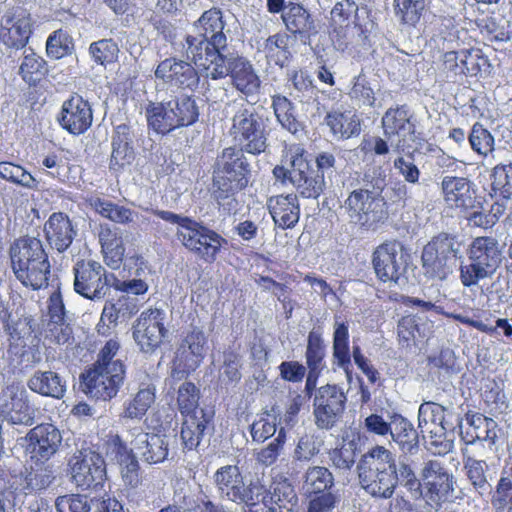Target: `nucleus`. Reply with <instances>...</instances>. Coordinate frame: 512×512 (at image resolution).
Returning a JSON list of instances; mask_svg holds the SVG:
<instances>
[{"mask_svg": "<svg viewBox=\"0 0 512 512\" xmlns=\"http://www.w3.org/2000/svg\"><path fill=\"white\" fill-rule=\"evenodd\" d=\"M225 25L223 13L218 7L204 11L193 23L196 35H187L183 47L187 59L199 69L208 68L216 60L223 63V52L227 48Z\"/></svg>", "mask_w": 512, "mask_h": 512, "instance_id": "1", "label": "nucleus"}, {"mask_svg": "<svg viewBox=\"0 0 512 512\" xmlns=\"http://www.w3.org/2000/svg\"><path fill=\"white\" fill-rule=\"evenodd\" d=\"M120 348L117 338L109 339L99 350L96 361L81 374L86 394L105 401L117 395L126 376L124 361L115 359Z\"/></svg>", "mask_w": 512, "mask_h": 512, "instance_id": "2", "label": "nucleus"}, {"mask_svg": "<svg viewBox=\"0 0 512 512\" xmlns=\"http://www.w3.org/2000/svg\"><path fill=\"white\" fill-rule=\"evenodd\" d=\"M152 213L164 221L177 224L176 239L188 252L205 263H214L227 243L217 231L191 217L164 210H152Z\"/></svg>", "mask_w": 512, "mask_h": 512, "instance_id": "3", "label": "nucleus"}, {"mask_svg": "<svg viewBox=\"0 0 512 512\" xmlns=\"http://www.w3.org/2000/svg\"><path fill=\"white\" fill-rule=\"evenodd\" d=\"M361 487L372 497L389 499L398 486L397 463L393 453L384 446L366 452L358 464Z\"/></svg>", "mask_w": 512, "mask_h": 512, "instance_id": "4", "label": "nucleus"}, {"mask_svg": "<svg viewBox=\"0 0 512 512\" xmlns=\"http://www.w3.org/2000/svg\"><path fill=\"white\" fill-rule=\"evenodd\" d=\"M10 258L16 278L25 287L39 290L48 286L51 266L39 239H17L10 248Z\"/></svg>", "mask_w": 512, "mask_h": 512, "instance_id": "5", "label": "nucleus"}, {"mask_svg": "<svg viewBox=\"0 0 512 512\" xmlns=\"http://www.w3.org/2000/svg\"><path fill=\"white\" fill-rule=\"evenodd\" d=\"M200 397L199 387L191 381H185L178 387L176 404L183 417L180 436L184 449L187 450L198 447L205 430L213 422V412L199 408Z\"/></svg>", "mask_w": 512, "mask_h": 512, "instance_id": "6", "label": "nucleus"}, {"mask_svg": "<svg viewBox=\"0 0 512 512\" xmlns=\"http://www.w3.org/2000/svg\"><path fill=\"white\" fill-rule=\"evenodd\" d=\"M251 170L246 157L234 147L223 150L222 164L214 178V198L229 210L237 205L236 194L244 190L250 180Z\"/></svg>", "mask_w": 512, "mask_h": 512, "instance_id": "7", "label": "nucleus"}, {"mask_svg": "<svg viewBox=\"0 0 512 512\" xmlns=\"http://www.w3.org/2000/svg\"><path fill=\"white\" fill-rule=\"evenodd\" d=\"M385 178L376 179L373 190L355 189L348 195L344 208L348 216L361 226L371 227L387 218L386 202L381 196Z\"/></svg>", "mask_w": 512, "mask_h": 512, "instance_id": "8", "label": "nucleus"}, {"mask_svg": "<svg viewBox=\"0 0 512 512\" xmlns=\"http://www.w3.org/2000/svg\"><path fill=\"white\" fill-rule=\"evenodd\" d=\"M70 479L81 491L101 490L107 479L103 456L89 448L77 450L68 461Z\"/></svg>", "mask_w": 512, "mask_h": 512, "instance_id": "9", "label": "nucleus"}, {"mask_svg": "<svg viewBox=\"0 0 512 512\" xmlns=\"http://www.w3.org/2000/svg\"><path fill=\"white\" fill-rule=\"evenodd\" d=\"M229 134L241 152L258 155L267 147L265 125L255 110H238L232 118Z\"/></svg>", "mask_w": 512, "mask_h": 512, "instance_id": "10", "label": "nucleus"}, {"mask_svg": "<svg viewBox=\"0 0 512 512\" xmlns=\"http://www.w3.org/2000/svg\"><path fill=\"white\" fill-rule=\"evenodd\" d=\"M457 253L453 236L441 233L433 237L424 246L421 256L425 275L431 279L445 280L452 273Z\"/></svg>", "mask_w": 512, "mask_h": 512, "instance_id": "11", "label": "nucleus"}, {"mask_svg": "<svg viewBox=\"0 0 512 512\" xmlns=\"http://www.w3.org/2000/svg\"><path fill=\"white\" fill-rule=\"evenodd\" d=\"M201 70L205 72L206 77L213 80L222 79L229 75L233 86L246 96L255 94L260 88L261 81L252 64L242 56L227 60V57L223 55V63L216 60L208 68Z\"/></svg>", "mask_w": 512, "mask_h": 512, "instance_id": "12", "label": "nucleus"}, {"mask_svg": "<svg viewBox=\"0 0 512 512\" xmlns=\"http://www.w3.org/2000/svg\"><path fill=\"white\" fill-rule=\"evenodd\" d=\"M73 274L74 291L88 300L104 298L111 287L110 278H114V274L92 259L78 260L73 266Z\"/></svg>", "mask_w": 512, "mask_h": 512, "instance_id": "13", "label": "nucleus"}, {"mask_svg": "<svg viewBox=\"0 0 512 512\" xmlns=\"http://www.w3.org/2000/svg\"><path fill=\"white\" fill-rule=\"evenodd\" d=\"M165 320V312L159 308L140 313L132 325V337L141 352L153 354L163 345L169 334Z\"/></svg>", "mask_w": 512, "mask_h": 512, "instance_id": "14", "label": "nucleus"}, {"mask_svg": "<svg viewBox=\"0 0 512 512\" xmlns=\"http://www.w3.org/2000/svg\"><path fill=\"white\" fill-rule=\"evenodd\" d=\"M290 164L293 167V180L291 184L297 194L306 199H317L325 189L323 173L316 171L307 159V152L303 145L289 146Z\"/></svg>", "mask_w": 512, "mask_h": 512, "instance_id": "15", "label": "nucleus"}, {"mask_svg": "<svg viewBox=\"0 0 512 512\" xmlns=\"http://www.w3.org/2000/svg\"><path fill=\"white\" fill-rule=\"evenodd\" d=\"M207 339L202 330L193 328L181 340L171 363V377L181 381L195 372L206 353Z\"/></svg>", "mask_w": 512, "mask_h": 512, "instance_id": "16", "label": "nucleus"}, {"mask_svg": "<svg viewBox=\"0 0 512 512\" xmlns=\"http://www.w3.org/2000/svg\"><path fill=\"white\" fill-rule=\"evenodd\" d=\"M334 476L324 466H311L304 474L303 489L310 501L307 512H332L337 496L332 493Z\"/></svg>", "mask_w": 512, "mask_h": 512, "instance_id": "17", "label": "nucleus"}, {"mask_svg": "<svg viewBox=\"0 0 512 512\" xmlns=\"http://www.w3.org/2000/svg\"><path fill=\"white\" fill-rule=\"evenodd\" d=\"M372 266L376 277L383 283H398L407 270V254L403 244L387 240L378 245L372 253Z\"/></svg>", "mask_w": 512, "mask_h": 512, "instance_id": "18", "label": "nucleus"}, {"mask_svg": "<svg viewBox=\"0 0 512 512\" xmlns=\"http://www.w3.org/2000/svg\"><path fill=\"white\" fill-rule=\"evenodd\" d=\"M313 415L319 429H332L342 418L347 397L336 384H326L315 389Z\"/></svg>", "mask_w": 512, "mask_h": 512, "instance_id": "19", "label": "nucleus"}, {"mask_svg": "<svg viewBox=\"0 0 512 512\" xmlns=\"http://www.w3.org/2000/svg\"><path fill=\"white\" fill-rule=\"evenodd\" d=\"M489 58L478 47L446 51L441 56V69L447 75L477 77L489 73Z\"/></svg>", "mask_w": 512, "mask_h": 512, "instance_id": "20", "label": "nucleus"}, {"mask_svg": "<svg viewBox=\"0 0 512 512\" xmlns=\"http://www.w3.org/2000/svg\"><path fill=\"white\" fill-rule=\"evenodd\" d=\"M358 11L359 6L354 0L338 1L331 9L329 36L338 50L348 48L354 30L362 32Z\"/></svg>", "mask_w": 512, "mask_h": 512, "instance_id": "21", "label": "nucleus"}, {"mask_svg": "<svg viewBox=\"0 0 512 512\" xmlns=\"http://www.w3.org/2000/svg\"><path fill=\"white\" fill-rule=\"evenodd\" d=\"M46 317L41 331L44 344L48 347L71 344L74 340L73 329L66 321V310L60 289L50 295Z\"/></svg>", "mask_w": 512, "mask_h": 512, "instance_id": "22", "label": "nucleus"}, {"mask_svg": "<svg viewBox=\"0 0 512 512\" xmlns=\"http://www.w3.org/2000/svg\"><path fill=\"white\" fill-rule=\"evenodd\" d=\"M421 494L431 505H441L453 493V476L436 460H429L421 471Z\"/></svg>", "mask_w": 512, "mask_h": 512, "instance_id": "23", "label": "nucleus"}, {"mask_svg": "<svg viewBox=\"0 0 512 512\" xmlns=\"http://www.w3.org/2000/svg\"><path fill=\"white\" fill-rule=\"evenodd\" d=\"M56 119L63 130L79 136L92 126L93 109L87 99L74 92L63 101Z\"/></svg>", "mask_w": 512, "mask_h": 512, "instance_id": "24", "label": "nucleus"}, {"mask_svg": "<svg viewBox=\"0 0 512 512\" xmlns=\"http://www.w3.org/2000/svg\"><path fill=\"white\" fill-rule=\"evenodd\" d=\"M441 194L446 206L461 214H466L480 205L475 185L466 177H443Z\"/></svg>", "mask_w": 512, "mask_h": 512, "instance_id": "25", "label": "nucleus"}, {"mask_svg": "<svg viewBox=\"0 0 512 512\" xmlns=\"http://www.w3.org/2000/svg\"><path fill=\"white\" fill-rule=\"evenodd\" d=\"M154 75L163 85L183 90H194L200 80L198 71L190 62L174 56L160 61Z\"/></svg>", "mask_w": 512, "mask_h": 512, "instance_id": "26", "label": "nucleus"}, {"mask_svg": "<svg viewBox=\"0 0 512 512\" xmlns=\"http://www.w3.org/2000/svg\"><path fill=\"white\" fill-rule=\"evenodd\" d=\"M32 19L22 8L6 12L1 20L0 40L8 48H24L32 35Z\"/></svg>", "mask_w": 512, "mask_h": 512, "instance_id": "27", "label": "nucleus"}, {"mask_svg": "<svg viewBox=\"0 0 512 512\" xmlns=\"http://www.w3.org/2000/svg\"><path fill=\"white\" fill-rule=\"evenodd\" d=\"M326 344L320 330L312 329L307 336L305 350L306 368L308 373L305 381V393L312 395L318 380L326 369Z\"/></svg>", "mask_w": 512, "mask_h": 512, "instance_id": "28", "label": "nucleus"}, {"mask_svg": "<svg viewBox=\"0 0 512 512\" xmlns=\"http://www.w3.org/2000/svg\"><path fill=\"white\" fill-rule=\"evenodd\" d=\"M27 450L38 460L50 459L58 450L62 435L53 424L42 423L32 428L27 436Z\"/></svg>", "mask_w": 512, "mask_h": 512, "instance_id": "29", "label": "nucleus"}, {"mask_svg": "<svg viewBox=\"0 0 512 512\" xmlns=\"http://www.w3.org/2000/svg\"><path fill=\"white\" fill-rule=\"evenodd\" d=\"M266 205L275 225L282 230L293 229L299 222L301 209L297 194L271 196Z\"/></svg>", "mask_w": 512, "mask_h": 512, "instance_id": "30", "label": "nucleus"}, {"mask_svg": "<svg viewBox=\"0 0 512 512\" xmlns=\"http://www.w3.org/2000/svg\"><path fill=\"white\" fill-rule=\"evenodd\" d=\"M281 20L289 34L301 40H309L317 33L315 21L303 4L288 1Z\"/></svg>", "mask_w": 512, "mask_h": 512, "instance_id": "31", "label": "nucleus"}, {"mask_svg": "<svg viewBox=\"0 0 512 512\" xmlns=\"http://www.w3.org/2000/svg\"><path fill=\"white\" fill-rule=\"evenodd\" d=\"M44 233L49 245L64 252L72 244L75 236L69 217L63 212H54L44 225Z\"/></svg>", "mask_w": 512, "mask_h": 512, "instance_id": "32", "label": "nucleus"}, {"mask_svg": "<svg viewBox=\"0 0 512 512\" xmlns=\"http://www.w3.org/2000/svg\"><path fill=\"white\" fill-rule=\"evenodd\" d=\"M131 444L142 459L149 464L161 463L168 456L169 448L165 435L140 431L135 435Z\"/></svg>", "mask_w": 512, "mask_h": 512, "instance_id": "33", "label": "nucleus"}, {"mask_svg": "<svg viewBox=\"0 0 512 512\" xmlns=\"http://www.w3.org/2000/svg\"><path fill=\"white\" fill-rule=\"evenodd\" d=\"M469 261L477 262L494 273L501 263V249L498 241L490 236L473 239L467 250Z\"/></svg>", "mask_w": 512, "mask_h": 512, "instance_id": "34", "label": "nucleus"}, {"mask_svg": "<svg viewBox=\"0 0 512 512\" xmlns=\"http://www.w3.org/2000/svg\"><path fill=\"white\" fill-rule=\"evenodd\" d=\"M98 237L105 263L112 269L119 268L126 251L122 233L118 228L104 224L100 225Z\"/></svg>", "mask_w": 512, "mask_h": 512, "instance_id": "35", "label": "nucleus"}, {"mask_svg": "<svg viewBox=\"0 0 512 512\" xmlns=\"http://www.w3.org/2000/svg\"><path fill=\"white\" fill-rule=\"evenodd\" d=\"M447 409L433 401L423 402L418 410V427L423 434L442 436L449 429L446 421Z\"/></svg>", "mask_w": 512, "mask_h": 512, "instance_id": "36", "label": "nucleus"}, {"mask_svg": "<svg viewBox=\"0 0 512 512\" xmlns=\"http://www.w3.org/2000/svg\"><path fill=\"white\" fill-rule=\"evenodd\" d=\"M214 481L221 495L232 502L239 503L243 496L245 484L238 466L226 465L220 467L214 475Z\"/></svg>", "mask_w": 512, "mask_h": 512, "instance_id": "37", "label": "nucleus"}, {"mask_svg": "<svg viewBox=\"0 0 512 512\" xmlns=\"http://www.w3.org/2000/svg\"><path fill=\"white\" fill-rule=\"evenodd\" d=\"M324 121L331 133L341 139L358 136L361 132V120L356 112L351 110H333L326 114Z\"/></svg>", "mask_w": 512, "mask_h": 512, "instance_id": "38", "label": "nucleus"}, {"mask_svg": "<svg viewBox=\"0 0 512 512\" xmlns=\"http://www.w3.org/2000/svg\"><path fill=\"white\" fill-rule=\"evenodd\" d=\"M292 35L279 31L270 35L264 42L263 50L267 60L281 68L292 59Z\"/></svg>", "mask_w": 512, "mask_h": 512, "instance_id": "39", "label": "nucleus"}, {"mask_svg": "<svg viewBox=\"0 0 512 512\" xmlns=\"http://www.w3.org/2000/svg\"><path fill=\"white\" fill-rule=\"evenodd\" d=\"M49 68L47 61L33 50L25 53L18 74L29 87H37L48 76Z\"/></svg>", "mask_w": 512, "mask_h": 512, "instance_id": "40", "label": "nucleus"}, {"mask_svg": "<svg viewBox=\"0 0 512 512\" xmlns=\"http://www.w3.org/2000/svg\"><path fill=\"white\" fill-rule=\"evenodd\" d=\"M27 384L33 392L56 399L62 398L66 391L65 382L53 371H37Z\"/></svg>", "mask_w": 512, "mask_h": 512, "instance_id": "41", "label": "nucleus"}, {"mask_svg": "<svg viewBox=\"0 0 512 512\" xmlns=\"http://www.w3.org/2000/svg\"><path fill=\"white\" fill-rule=\"evenodd\" d=\"M382 127L388 139L415 132V126L405 106L389 108L382 117Z\"/></svg>", "mask_w": 512, "mask_h": 512, "instance_id": "42", "label": "nucleus"}, {"mask_svg": "<svg viewBox=\"0 0 512 512\" xmlns=\"http://www.w3.org/2000/svg\"><path fill=\"white\" fill-rule=\"evenodd\" d=\"M332 355L334 364L346 373H349L351 368V352L349 346V325L347 322L335 323Z\"/></svg>", "mask_w": 512, "mask_h": 512, "instance_id": "43", "label": "nucleus"}, {"mask_svg": "<svg viewBox=\"0 0 512 512\" xmlns=\"http://www.w3.org/2000/svg\"><path fill=\"white\" fill-rule=\"evenodd\" d=\"M498 425L496 421L483 414L476 413L468 418V427L466 429V437L468 443L475 441H487L495 444L497 439Z\"/></svg>", "mask_w": 512, "mask_h": 512, "instance_id": "44", "label": "nucleus"}, {"mask_svg": "<svg viewBox=\"0 0 512 512\" xmlns=\"http://www.w3.org/2000/svg\"><path fill=\"white\" fill-rule=\"evenodd\" d=\"M148 126L158 134H168L178 128L175 114L168 103L152 104L146 109Z\"/></svg>", "mask_w": 512, "mask_h": 512, "instance_id": "45", "label": "nucleus"}, {"mask_svg": "<svg viewBox=\"0 0 512 512\" xmlns=\"http://www.w3.org/2000/svg\"><path fill=\"white\" fill-rule=\"evenodd\" d=\"M272 108L278 122L283 128L287 129L292 134L303 130L302 123L295 115L293 103L286 96L280 94L273 95Z\"/></svg>", "mask_w": 512, "mask_h": 512, "instance_id": "46", "label": "nucleus"}, {"mask_svg": "<svg viewBox=\"0 0 512 512\" xmlns=\"http://www.w3.org/2000/svg\"><path fill=\"white\" fill-rule=\"evenodd\" d=\"M390 434L404 452H412L413 449L418 447V432L413 424L402 416L393 420Z\"/></svg>", "mask_w": 512, "mask_h": 512, "instance_id": "47", "label": "nucleus"}, {"mask_svg": "<svg viewBox=\"0 0 512 512\" xmlns=\"http://www.w3.org/2000/svg\"><path fill=\"white\" fill-rule=\"evenodd\" d=\"M466 476L475 491L480 495L491 494L493 491L487 479L488 465L484 460L468 457L464 461Z\"/></svg>", "mask_w": 512, "mask_h": 512, "instance_id": "48", "label": "nucleus"}, {"mask_svg": "<svg viewBox=\"0 0 512 512\" xmlns=\"http://www.w3.org/2000/svg\"><path fill=\"white\" fill-rule=\"evenodd\" d=\"M92 207L99 215L114 223L127 225L133 222L134 219L135 213L133 210L109 200L96 198L92 203Z\"/></svg>", "mask_w": 512, "mask_h": 512, "instance_id": "49", "label": "nucleus"}, {"mask_svg": "<svg viewBox=\"0 0 512 512\" xmlns=\"http://www.w3.org/2000/svg\"><path fill=\"white\" fill-rule=\"evenodd\" d=\"M491 189L495 195L503 199H510L512 196V162L499 163L495 165L490 174Z\"/></svg>", "mask_w": 512, "mask_h": 512, "instance_id": "50", "label": "nucleus"}, {"mask_svg": "<svg viewBox=\"0 0 512 512\" xmlns=\"http://www.w3.org/2000/svg\"><path fill=\"white\" fill-rule=\"evenodd\" d=\"M89 54L97 65L107 66L118 60L119 46L112 38H103L89 45Z\"/></svg>", "mask_w": 512, "mask_h": 512, "instance_id": "51", "label": "nucleus"}, {"mask_svg": "<svg viewBox=\"0 0 512 512\" xmlns=\"http://www.w3.org/2000/svg\"><path fill=\"white\" fill-rule=\"evenodd\" d=\"M395 16L400 23L415 27L425 9V0H393Z\"/></svg>", "mask_w": 512, "mask_h": 512, "instance_id": "52", "label": "nucleus"}, {"mask_svg": "<svg viewBox=\"0 0 512 512\" xmlns=\"http://www.w3.org/2000/svg\"><path fill=\"white\" fill-rule=\"evenodd\" d=\"M154 402L155 388L149 386L141 388L126 404L124 417L129 419H140L146 414Z\"/></svg>", "mask_w": 512, "mask_h": 512, "instance_id": "53", "label": "nucleus"}, {"mask_svg": "<svg viewBox=\"0 0 512 512\" xmlns=\"http://www.w3.org/2000/svg\"><path fill=\"white\" fill-rule=\"evenodd\" d=\"M169 106L175 114L178 128L190 126L198 120L199 110L195 100L190 96H183L175 101H169Z\"/></svg>", "mask_w": 512, "mask_h": 512, "instance_id": "54", "label": "nucleus"}, {"mask_svg": "<svg viewBox=\"0 0 512 512\" xmlns=\"http://www.w3.org/2000/svg\"><path fill=\"white\" fill-rule=\"evenodd\" d=\"M468 141L473 152L487 157L494 151L495 139L491 132L480 122L473 124L468 135Z\"/></svg>", "mask_w": 512, "mask_h": 512, "instance_id": "55", "label": "nucleus"}, {"mask_svg": "<svg viewBox=\"0 0 512 512\" xmlns=\"http://www.w3.org/2000/svg\"><path fill=\"white\" fill-rule=\"evenodd\" d=\"M74 48L73 38L68 31L58 29L53 31L46 41V53L50 58L61 59L72 53Z\"/></svg>", "mask_w": 512, "mask_h": 512, "instance_id": "56", "label": "nucleus"}, {"mask_svg": "<svg viewBox=\"0 0 512 512\" xmlns=\"http://www.w3.org/2000/svg\"><path fill=\"white\" fill-rule=\"evenodd\" d=\"M297 502L294 487L287 481L273 482L269 490V503L277 505L280 509L290 510Z\"/></svg>", "mask_w": 512, "mask_h": 512, "instance_id": "57", "label": "nucleus"}, {"mask_svg": "<svg viewBox=\"0 0 512 512\" xmlns=\"http://www.w3.org/2000/svg\"><path fill=\"white\" fill-rule=\"evenodd\" d=\"M358 446L355 441L343 442L338 448L329 452V458L334 467L341 470H350L357 459Z\"/></svg>", "mask_w": 512, "mask_h": 512, "instance_id": "58", "label": "nucleus"}, {"mask_svg": "<svg viewBox=\"0 0 512 512\" xmlns=\"http://www.w3.org/2000/svg\"><path fill=\"white\" fill-rule=\"evenodd\" d=\"M277 431V418L268 411L258 415V418L251 424L250 433L254 441L264 442L272 437Z\"/></svg>", "mask_w": 512, "mask_h": 512, "instance_id": "59", "label": "nucleus"}, {"mask_svg": "<svg viewBox=\"0 0 512 512\" xmlns=\"http://www.w3.org/2000/svg\"><path fill=\"white\" fill-rule=\"evenodd\" d=\"M0 177L24 187L32 188L36 186L35 178L22 166L12 162H0Z\"/></svg>", "mask_w": 512, "mask_h": 512, "instance_id": "60", "label": "nucleus"}, {"mask_svg": "<svg viewBox=\"0 0 512 512\" xmlns=\"http://www.w3.org/2000/svg\"><path fill=\"white\" fill-rule=\"evenodd\" d=\"M419 333L420 327L414 315H405L400 318L397 325V335L398 341L403 347L411 348L414 346Z\"/></svg>", "mask_w": 512, "mask_h": 512, "instance_id": "61", "label": "nucleus"}, {"mask_svg": "<svg viewBox=\"0 0 512 512\" xmlns=\"http://www.w3.org/2000/svg\"><path fill=\"white\" fill-rule=\"evenodd\" d=\"M349 94L352 99L359 101L363 106L374 107L375 105V93L362 72L353 78Z\"/></svg>", "mask_w": 512, "mask_h": 512, "instance_id": "62", "label": "nucleus"}, {"mask_svg": "<svg viewBox=\"0 0 512 512\" xmlns=\"http://www.w3.org/2000/svg\"><path fill=\"white\" fill-rule=\"evenodd\" d=\"M57 512H90L87 497L81 494H67L57 497Z\"/></svg>", "mask_w": 512, "mask_h": 512, "instance_id": "63", "label": "nucleus"}, {"mask_svg": "<svg viewBox=\"0 0 512 512\" xmlns=\"http://www.w3.org/2000/svg\"><path fill=\"white\" fill-rule=\"evenodd\" d=\"M490 495L494 512H512V487L497 482Z\"/></svg>", "mask_w": 512, "mask_h": 512, "instance_id": "64", "label": "nucleus"}]
</instances>
